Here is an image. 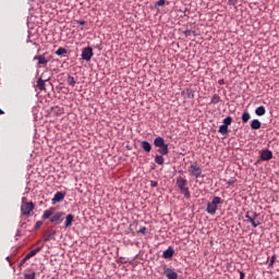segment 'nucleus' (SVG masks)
I'll return each instance as SVG.
<instances>
[{
    "label": "nucleus",
    "instance_id": "22",
    "mask_svg": "<svg viewBox=\"0 0 279 279\" xmlns=\"http://www.w3.org/2000/svg\"><path fill=\"white\" fill-rule=\"evenodd\" d=\"M51 217H53V209L50 208L44 211L43 219H51Z\"/></svg>",
    "mask_w": 279,
    "mask_h": 279
},
{
    "label": "nucleus",
    "instance_id": "35",
    "mask_svg": "<svg viewBox=\"0 0 279 279\" xmlns=\"http://www.w3.org/2000/svg\"><path fill=\"white\" fill-rule=\"evenodd\" d=\"M275 263H276V255H272L270 258L269 267H274Z\"/></svg>",
    "mask_w": 279,
    "mask_h": 279
},
{
    "label": "nucleus",
    "instance_id": "38",
    "mask_svg": "<svg viewBox=\"0 0 279 279\" xmlns=\"http://www.w3.org/2000/svg\"><path fill=\"white\" fill-rule=\"evenodd\" d=\"M151 189H156L158 186V181H150Z\"/></svg>",
    "mask_w": 279,
    "mask_h": 279
},
{
    "label": "nucleus",
    "instance_id": "8",
    "mask_svg": "<svg viewBox=\"0 0 279 279\" xmlns=\"http://www.w3.org/2000/svg\"><path fill=\"white\" fill-rule=\"evenodd\" d=\"M163 276H166L167 279H178V272L173 270V268H163Z\"/></svg>",
    "mask_w": 279,
    "mask_h": 279
},
{
    "label": "nucleus",
    "instance_id": "40",
    "mask_svg": "<svg viewBox=\"0 0 279 279\" xmlns=\"http://www.w3.org/2000/svg\"><path fill=\"white\" fill-rule=\"evenodd\" d=\"M230 5H236V0H229Z\"/></svg>",
    "mask_w": 279,
    "mask_h": 279
},
{
    "label": "nucleus",
    "instance_id": "20",
    "mask_svg": "<svg viewBox=\"0 0 279 279\" xmlns=\"http://www.w3.org/2000/svg\"><path fill=\"white\" fill-rule=\"evenodd\" d=\"M43 250V246L36 247L33 251H31L27 255L26 258H34Z\"/></svg>",
    "mask_w": 279,
    "mask_h": 279
},
{
    "label": "nucleus",
    "instance_id": "34",
    "mask_svg": "<svg viewBox=\"0 0 279 279\" xmlns=\"http://www.w3.org/2000/svg\"><path fill=\"white\" fill-rule=\"evenodd\" d=\"M29 258H27V255L20 262L19 267H23L25 263H27Z\"/></svg>",
    "mask_w": 279,
    "mask_h": 279
},
{
    "label": "nucleus",
    "instance_id": "7",
    "mask_svg": "<svg viewBox=\"0 0 279 279\" xmlns=\"http://www.w3.org/2000/svg\"><path fill=\"white\" fill-rule=\"evenodd\" d=\"M81 56H82V60H85L86 62H90L94 56L93 48L90 47L83 48Z\"/></svg>",
    "mask_w": 279,
    "mask_h": 279
},
{
    "label": "nucleus",
    "instance_id": "42",
    "mask_svg": "<svg viewBox=\"0 0 279 279\" xmlns=\"http://www.w3.org/2000/svg\"><path fill=\"white\" fill-rule=\"evenodd\" d=\"M15 236H21V230H17V231H16Z\"/></svg>",
    "mask_w": 279,
    "mask_h": 279
},
{
    "label": "nucleus",
    "instance_id": "44",
    "mask_svg": "<svg viewBox=\"0 0 279 279\" xmlns=\"http://www.w3.org/2000/svg\"><path fill=\"white\" fill-rule=\"evenodd\" d=\"M219 84H223V80H220V81H219Z\"/></svg>",
    "mask_w": 279,
    "mask_h": 279
},
{
    "label": "nucleus",
    "instance_id": "14",
    "mask_svg": "<svg viewBox=\"0 0 279 279\" xmlns=\"http://www.w3.org/2000/svg\"><path fill=\"white\" fill-rule=\"evenodd\" d=\"M173 254H175V251L173 247L169 246L166 251H163L162 258H173Z\"/></svg>",
    "mask_w": 279,
    "mask_h": 279
},
{
    "label": "nucleus",
    "instance_id": "3",
    "mask_svg": "<svg viewBox=\"0 0 279 279\" xmlns=\"http://www.w3.org/2000/svg\"><path fill=\"white\" fill-rule=\"evenodd\" d=\"M245 219H247L248 223L253 226V228H258L260 226V221H258V214L255 211H246Z\"/></svg>",
    "mask_w": 279,
    "mask_h": 279
},
{
    "label": "nucleus",
    "instance_id": "4",
    "mask_svg": "<svg viewBox=\"0 0 279 279\" xmlns=\"http://www.w3.org/2000/svg\"><path fill=\"white\" fill-rule=\"evenodd\" d=\"M187 171L190 172V175H192L193 178H199L202 175V167H199V165L197 163H192Z\"/></svg>",
    "mask_w": 279,
    "mask_h": 279
},
{
    "label": "nucleus",
    "instance_id": "32",
    "mask_svg": "<svg viewBox=\"0 0 279 279\" xmlns=\"http://www.w3.org/2000/svg\"><path fill=\"white\" fill-rule=\"evenodd\" d=\"M166 3V0H158L156 3H155V7L156 8H162V5H165Z\"/></svg>",
    "mask_w": 279,
    "mask_h": 279
},
{
    "label": "nucleus",
    "instance_id": "36",
    "mask_svg": "<svg viewBox=\"0 0 279 279\" xmlns=\"http://www.w3.org/2000/svg\"><path fill=\"white\" fill-rule=\"evenodd\" d=\"M140 234H147V228L146 227H142L140 230H138Z\"/></svg>",
    "mask_w": 279,
    "mask_h": 279
},
{
    "label": "nucleus",
    "instance_id": "9",
    "mask_svg": "<svg viewBox=\"0 0 279 279\" xmlns=\"http://www.w3.org/2000/svg\"><path fill=\"white\" fill-rule=\"evenodd\" d=\"M33 60H37L38 66H45V65L49 64V59H47V57H45V54L35 56L33 58Z\"/></svg>",
    "mask_w": 279,
    "mask_h": 279
},
{
    "label": "nucleus",
    "instance_id": "13",
    "mask_svg": "<svg viewBox=\"0 0 279 279\" xmlns=\"http://www.w3.org/2000/svg\"><path fill=\"white\" fill-rule=\"evenodd\" d=\"M73 221H75V216L72 214L65 217L64 228H71L73 226Z\"/></svg>",
    "mask_w": 279,
    "mask_h": 279
},
{
    "label": "nucleus",
    "instance_id": "6",
    "mask_svg": "<svg viewBox=\"0 0 279 279\" xmlns=\"http://www.w3.org/2000/svg\"><path fill=\"white\" fill-rule=\"evenodd\" d=\"M64 221V213L58 211L50 217V222L54 223V226H60Z\"/></svg>",
    "mask_w": 279,
    "mask_h": 279
},
{
    "label": "nucleus",
    "instance_id": "25",
    "mask_svg": "<svg viewBox=\"0 0 279 279\" xmlns=\"http://www.w3.org/2000/svg\"><path fill=\"white\" fill-rule=\"evenodd\" d=\"M56 56H64V53H69V50L66 48L60 47L58 50H56Z\"/></svg>",
    "mask_w": 279,
    "mask_h": 279
},
{
    "label": "nucleus",
    "instance_id": "19",
    "mask_svg": "<svg viewBox=\"0 0 279 279\" xmlns=\"http://www.w3.org/2000/svg\"><path fill=\"white\" fill-rule=\"evenodd\" d=\"M155 147H162L165 144V138L158 136L154 140Z\"/></svg>",
    "mask_w": 279,
    "mask_h": 279
},
{
    "label": "nucleus",
    "instance_id": "1",
    "mask_svg": "<svg viewBox=\"0 0 279 279\" xmlns=\"http://www.w3.org/2000/svg\"><path fill=\"white\" fill-rule=\"evenodd\" d=\"M189 182L186 181V179L179 177L177 179V186L179 187V190L181 191V193L184 195V197L186 199L191 198V192L189 191V186H187Z\"/></svg>",
    "mask_w": 279,
    "mask_h": 279
},
{
    "label": "nucleus",
    "instance_id": "24",
    "mask_svg": "<svg viewBox=\"0 0 279 279\" xmlns=\"http://www.w3.org/2000/svg\"><path fill=\"white\" fill-rule=\"evenodd\" d=\"M218 132L222 134V136H226V134H228V126H226V124L220 125Z\"/></svg>",
    "mask_w": 279,
    "mask_h": 279
},
{
    "label": "nucleus",
    "instance_id": "45",
    "mask_svg": "<svg viewBox=\"0 0 279 279\" xmlns=\"http://www.w3.org/2000/svg\"><path fill=\"white\" fill-rule=\"evenodd\" d=\"M5 260H10V256H8V257L5 258Z\"/></svg>",
    "mask_w": 279,
    "mask_h": 279
},
{
    "label": "nucleus",
    "instance_id": "29",
    "mask_svg": "<svg viewBox=\"0 0 279 279\" xmlns=\"http://www.w3.org/2000/svg\"><path fill=\"white\" fill-rule=\"evenodd\" d=\"M219 101H221V97L217 94H215L213 97H211V104H219Z\"/></svg>",
    "mask_w": 279,
    "mask_h": 279
},
{
    "label": "nucleus",
    "instance_id": "46",
    "mask_svg": "<svg viewBox=\"0 0 279 279\" xmlns=\"http://www.w3.org/2000/svg\"><path fill=\"white\" fill-rule=\"evenodd\" d=\"M50 279H57L56 277H52V278H50Z\"/></svg>",
    "mask_w": 279,
    "mask_h": 279
},
{
    "label": "nucleus",
    "instance_id": "5",
    "mask_svg": "<svg viewBox=\"0 0 279 279\" xmlns=\"http://www.w3.org/2000/svg\"><path fill=\"white\" fill-rule=\"evenodd\" d=\"M32 210H34V203H33V202H29V203L23 202V203H22V206H21V214H22L24 217L29 216V213H32Z\"/></svg>",
    "mask_w": 279,
    "mask_h": 279
},
{
    "label": "nucleus",
    "instance_id": "30",
    "mask_svg": "<svg viewBox=\"0 0 279 279\" xmlns=\"http://www.w3.org/2000/svg\"><path fill=\"white\" fill-rule=\"evenodd\" d=\"M251 119V116H250V112L245 111L243 114H242V121L244 123H247V121H250Z\"/></svg>",
    "mask_w": 279,
    "mask_h": 279
},
{
    "label": "nucleus",
    "instance_id": "12",
    "mask_svg": "<svg viewBox=\"0 0 279 279\" xmlns=\"http://www.w3.org/2000/svg\"><path fill=\"white\" fill-rule=\"evenodd\" d=\"M45 82H49V78H45V80H43V77H39L38 80H37V88L39 89V90H47V87H46V85H45Z\"/></svg>",
    "mask_w": 279,
    "mask_h": 279
},
{
    "label": "nucleus",
    "instance_id": "37",
    "mask_svg": "<svg viewBox=\"0 0 279 279\" xmlns=\"http://www.w3.org/2000/svg\"><path fill=\"white\" fill-rule=\"evenodd\" d=\"M43 227V221H37L36 223H35V230H38L39 228H41Z\"/></svg>",
    "mask_w": 279,
    "mask_h": 279
},
{
    "label": "nucleus",
    "instance_id": "41",
    "mask_svg": "<svg viewBox=\"0 0 279 279\" xmlns=\"http://www.w3.org/2000/svg\"><path fill=\"white\" fill-rule=\"evenodd\" d=\"M240 279H245V272L240 271Z\"/></svg>",
    "mask_w": 279,
    "mask_h": 279
},
{
    "label": "nucleus",
    "instance_id": "16",
    "mask_svg": "<svg viewBox=\"0 0 279 279\" xmlns=\"http://www.w3.org/2000/svg\"><path fill=\"white\" fill-rule=\"evenodd\" d=\"M158 154H160L161 156H167V154H169V145L163 144V146H159L158 148Z\"/></svg>",
    "mask_w": 279,
    "mask_h": 279
},
{
    "label": "nucleus",
    "instance_id": "26",
    "mask_svg": "<svg viewBox=\"0 0 279 279\" xmlns=\"http://www.w3.org/2000/svg\"><path fill=\"white\" fill-rule=\"evenodd\" d=\"M185 95L187 99H195V92L193 89H186Z\"/></svg>",
    "mask_w": 279,
    "mask_h": 279
},
{
    "label": "nucleus",
    "instance_id": "15",
    "mask_svg": "<svg viewBox=\"0 0 279 279\" xmlns=\"http://www.w3.org/2000/svg\"><path fill=\"white\" fill-rule=\"evenodd\" d=\"M51 236H56V230H49L44 233L45 243L51 241Z\"/></svg>",
    "mask_w": 279,
    "mask_h": 279
},
{
    "label": "nucleus",
    "instance_id": "11",
    "mask_svg": "<svg viewBox=\"0 0 279 279\" xmlns=\"http://www.w3.org/2000/svg\"><path fill=\"white\" fill-rule=\"evenodd\" d=\"M64 197H66V193L57 192L52 198V204H58L60 202H64Z\"/></svg>",
    "mask_w": 279,
    "mask_h": 279
},
{
    "label": "nucleus",
    "instance_id": "31",
    "mask_svg": "<svg viewBox=\"0 0 279 279\" xmlns=\"http://www.w3.org/2000/svg\"><path fill=\"white\" fill-rule=\"evenodd\" d=\"M24 279H36V272L24 274Z\"/></svg>",
    "mask_w": 279,
    "mask_h": 279
},
{
    "label": "nucleus",
    "instance_id": "17",
    "mask_svg": "<svg viewBox=\"0 0 279 279\" xmlns=\"http://www.w3.org/2000/svg\"><path fill=\"white\" fill-rule=\"evenodd\" d=\"M267 112V109H265V106H259L255 109V114H257V117H265Z\"/></svg>",
    "mask_w": 279,
    "mask_h": 279
},
{
    "label": "nucleus",
    "instance_id": "39",
    "mask_svg": "<svg viewBox=\"0 0 279 279\" xmlns=\"http://www.w3.org/2000/svg\"><path fill=\"white\" fill-rule=\"evenodd\" d=\"M77 25H86V21L84 20H78L76 21Z\"/></svg>",
    "mask_w": 279,
    "mask_h": 279
},
{
    "label": "nucleus",
    "instance_id": "28",
    "mask_svg": "<svg viewBox=\"0 0 279 279\" xmlns=\"http://www.w3.org/2000/svg\"><path fill=\"white\" fill-rule=\"evenodd\" d=\"M68 84L70 86H75V84H77V82L75 81V77H73L72 75L68 76Z\"/></svg>",
    "mask_w": 279,
    "mask_h": 279
},
{
    "label": "nucleus",
    "instance_id": "27",
    "mask_svg": "<svg viewBox=\"0 0 279 279\" xmlns=\"http://www.w3.org/2000/svg\"><path fill=\"white\" fill-rule=\"evenodd\" d=\"M223 125H226L227 128H229V125H232V117L228 116L227 118H225L222 120Z\"/></svg>",
    "mask_w": 279,
    "mask_h": 279
},
{
    "label": "nucleus",
    "instance_id": "21",
    "mask_svg": "<svg viewBox=\"0 0 279 279\" xmlns=\"http://www.w3.org/2000/svg\"><path fill=\"white\" fill-rule=\"evenodd\" d=\"M260 125H262V123H260V120H258V119H255L251 122L252 130H260Z\"/></svg>",
    "mask_w": 279,
    "mask_h": 279
},
{
    "label": "nucleus",
    "instance_id": "10",
    "mask_svg": "<svg viewBox=\"0 0 279 279\" xmlns=\"http://www.w3.org/2000/svg\"><path fill=\"white\" fill-rule=\"evenodd\" d=\"M274 158V153L269 149H265L260 151V160L267 161Z\"/></svg>",
    "mask_w": 279,
    "mask_h": 279
},
{
    "label": "nucleus",
    "instance_id": "2",
    "mask_svg": "<svg viewBox=\"0 0 279 279\" xmlns=\"http://www.w3.org/2000/svg\"><path fill=\"white\" fill-rule=\"evenodd\" d=\"M218 204H223V199L219 196H215L210 203L207 204L206 211L208 215H215L218 210Z\"/></svg>",
    "mask_w": 279,
    "mask_h": 279
},
{
    "label": "nucleus",
    "instance_id": "33",
    "mask_svg": "<svg viewBox=\"0 0 279 279\" xmlns=\"http://www.w3.org/2000/svg\"><path fill=\"white\" fill-rule=\"evenodd\" d=\"M185 38H189V36H191L192 34H195V31H191V29H186L183 32Z\"/></svg>",
    "mask_w": 279,
    "mask_h": 279
},
{
    "label": "nucleus",
    "instance_id": "18",
    "mask_svg": "<svg viewBox=\"0 0 279 279\" xmlns=\"http://www.w3.org/2000/svg\"><path fill=\"white\" fill-rule=\"evenodd\" d=\"M141 145H142V149L144 151H146L147 154H149V151H151V144H149V142L143 141Z\"/></svg>",
    "mask_w": 279,
    "mask_h": 279
},
{
    "label": "nucleus",
    "instance_id": "43",
    "mask_svg": "<svg viewBox=\"0 0 279 279\" xmlns=\"http://www.w3.org/2000/svg\"><path fill=\"white\" fill-rule=\"evenodd\" d=\"M0 114H4V111L2 109H0Z\"/></svg>",
    "mask_w": 279,
    "mask_h": 279
},
{
    "label": "nucleus",
    "instance_id": "23",
    "mask_svg": "<svg viewBox=\"0 0 279 279\" xmlns=\"http://www.w3.org/2000/svg\"><path fill=\"white\" fill-rule=\"evenodd\" d=\"M155 162L156 165H165V157H162L161 155H156Z\"/></svg>",
    "mask_w": 279,
    "mask_h": 279
}]
</instances>
